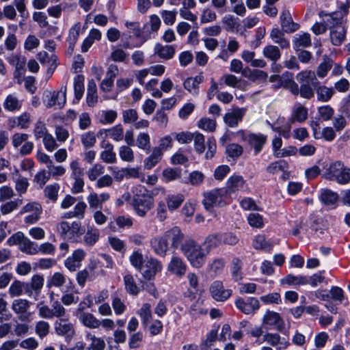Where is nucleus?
Segmentation results:
<instances>
[{"instance_id": "6e6d98bb", "label": "nucleus", "mask_w": 350, "mask_h": 350, "mask_svg": "<svg viewBox=\"0 0 350 350\" xmlns=\"http://www.w3.org/2000/svg\"><path fill=\"white\" fill-rule=\"evenodd\" d=\"M59 190V185L57 183L47 185L44 190V196L53 202H55L57 200Z\"/></svg>"}, {"instance_id": "5701e85b", "label": "nucleus", "mask_w": 350, "mask_h": 350, "mask_svg": "<svg viewBox=\"0 0 350 350\" xmlns=\"http://www.w3.org/2000/svg\"><path fill=\"white\" fill-rule=\"evenodd\" d=\"M281 26L286 33H293L297 31L299 25L293 22L291 14L288 10H283L280 14Z\"/></svg>"}, {"instance_id": "4c0bfd02", "label": "nucleus", "mask_w": 350, "mask_h": 350, "mask_svg": "<svg viewBox=\"0 0 350 350\" xmlns=\"http://www.w3.org/2000/svg\"><path fill=\"white\" fill-rule=\"evenodd\" d=\"M124 284L126 291L132 295H137L140 291L139 287L137 285L133 276L127 273L124 276Z\"/></svg>"}, {"instance_id": "20e7f679", "label": "nucleus", "mask_w": 350, "mask_h": 350, "mask_svg": "<svg viewBox=\"0 0 350 350\" xmlns=\"http://www.w3.org/2000/svg\"><path fill=\"white\" fill-rule=\"evenodd\" d=\"M56 230L63 239L74 242H79L81 235L84 233L81 222L76 221L71 223L62 221L57 224Z\"/></svg>"}, {"instance_id": "79ce46f5", "label": "nucleus", "mask_w": 350, "mask_h": 350, "mask_svg": "<svg viewBox=\"0 0 350 350\" xmlns=\"http://www.w3.org/2000/svg\"><path fill=\"white\" fill-rule=\"evenodd\" d=\"M202 81V77L196 76L187 79L184 83V88L193 95L198 94V85Z\"/></svg>"}, {"instance_id": "2eb2a0df", "label": "nucleus", "mask_w": 350, "mask_h": 350, "mask_svg": "<svg viewBox=\"0 0 350 350\" xmlns=\"http://www.w3.org/2000/svg\"><path fill=\"white\" fill-rule=\"evenodd\" d=\"M54 329L59 336L72 337L75 334L73 324L64 317L55 321Z\"/></svg>"}, {"instance_id": "393cba45", "label": "nucleus", "mask_w": 350, "mask_h": 350, "mask_svg": "<svg viewBox=\"0 0 350 350\" xmlns=\"http://www.w3.org/2000/svg\"><path fill=\"white\" fill-rule=\"evenodd\" d=\"M23 102L15 94H9L4 99L3 106L5 110L10 112L20 111Z\"/></svg>"}, {"instance_id": "473e14b6", "label": "nucleus", "mask_w": 350, "mask_h": 350, "mask_svg": "<svg viewBox=\"0 0 350 350\" xmlns=\"http://www.w3.org/2000/svg\"><path fill=\"white\" fill-rule=\"evenodd\" d=\"M284 31L278 28H273L270 32V38L273 42L279 44L282 49H288L290 46L289 42L284 38Z\"/></svg>"}, {"instance_id": "9d476101", "label": "nucleus", "mask_w": 350, "mask_h": 350, "mask_svg": "<svg viewBox=\"0 0 350 350\" xmlns=\"http://www.w3.org/2000/svg\"><path fill=\"white\" fill-rule=\"evenodd\" d=\"M226 194L223 189H215L204 194L203 204L206 210L225 204L223 197Z\"/></svg>"}, {"instance_id": "0e129e2a", "label": "nucleus", "mask_w": 350, "mask_h": 350, "mask_svg": "<svg viewBox=\"0 0 350 350\" xmlns=\"http://www.w3.org/2000/svg\"><path fill=\"white\" fill-rule=\"evenodd\" d=\"M119 155L122 160L126 162L134 161V152L129 146H122L119 148Z\"/></svg>"}, {"instance_id": "9b49d317", "label": "nucleus", "mask_w": 350, "mask_h": 350, "mask_svg": "<svg viewBox=\"0 0 350 350\" xmlns=\"http://www.w3.org/2000/svg\"><path fill=\"white\" fill-rule=\"evenodd\" d=\"M209 292L213 299L222 302L227 300L232 294V290L225 288L223 282L219 280H215L211 284Z\"/></svg>"}, {"instance_id": "a211bd4d", "label": "nucleus", "mask_w": 350, "mask_h": 350, "mask_svg": "<svg viewBox=\"0 0 350 350\" xmlns=\"http://www.w3.org/2000/svg\"><path fill=\"white\" fill-rule=\"evenodd\" d=\"M110 195L108 193L98 194L96 192H91L87 197V201L90 208L101 210L103 208V204L108 201Z\"/></svg>"}, {"instance_id": "ea45409f", "label": "nucleus", "mask_w": 350, "mask_h": 350, "mask_svg": "<svg viewBox=\"0 0 350 350\" xmlns=\"http://www.w3.org/2000/svg\"><path fill=\"white\" fill-rule=\"evenodd\" d=\"M338 199V195L337 193L328 189H322L320 200L325 205H334L337 202Z\"/></svg>"}, {"instance_id": "c9c22d12", "label": "nucleus", "mask_w": 350, "mask_h": 350, "mask_svg": "<svg viewBox=\"0 0 350 350\" xmlns=\"http://www.w3.org/2000/svg\"><path fill=\"white\" fill-rule=\"evenodd\" d=\"M334 62L331 58L323 57V62L317 66L316 75L320 79L325 78L328 72L332 69Z\"/></svg>"}, {"instance_id": "423d86ee", "label": "nucleus", "mask_w": 350, "mask_h": 350, "mask_svg": "<svg viewBox=\"0 0 350 350\" xmlns=\"http://www.w3.org/2000/svg\"><path fill=\"white\" fill-rule=\"evenodd\" d=\"M66 87L63 86L59 91H45L43 94L42 101L46 107L62 109L66 104Z\"/></svg>"}, {"instance_id": "bf43d9fd", "label": "nucleus", "mask_w": 350, "mask_h": 350, "mask_svg": "<svg viewBox=\"0 0 350 350\" xmlns=\"http://www.w3.org/2000/svg\"><path fill=\"white\" fill-rule=\"evenodd\" d=\"M81 141L85 148H90L94 146L96 142L94 132H86L81 135Z\"/></svg>"}, {"instance_id": "052dcab7", "label": "nucleus", "mask_w": 350, "mask_h": 350, "mask_svg": "<svg viewBox=\"0 0 350 350\" xmlns=\"http://www.w3.org/2000/svg\"><path fill=\"white\" fill-rule=\"evenodd\" d=\"M198 126L206 131L213 132L216 129V122L208 118H202L198 121Z\"/></svg>"}, {"instance_id": "4468645a", "label": "nucleus", "mask_w": 350, "mask_h": 350, "mask_svg": "<svg viewBox=\"0 0 350 350\" xmlns=\"http://www.w3.org/2000/svg\"><path fill=\"white\" fill-rule=\"evenodd\" d=\"M167 269L171 274L182 278L187 272V265L181 257L173 256L167 264Z\"/></svg>"}, {"instance_id": "72a5a7b5", "label": "nucleus", "mask_w": 350, "mask_h": 350, "mask_svg": "<svg viewBox=\"0 0 350 350\" xmlns=\"http://www.w3.org/2000/svg\"><path fill=\"white\" fill-rule=\"evenodd\" d=\"M282 145V141L280 137H276L272 140V146L274 151V155L276 157H285L295 154V148H291V151L286 150L284 149L281 150L280 148Z\"/></svg>"}, {"instance_id": "2f4dec72", "label": "nucleus", "mask_w": 350, "mask_h": 350, "mask_svg": "<svg viewBox=\"0 0 350 350\" xmlns=\"http://www.w3.org/2000/svg\"><path fill=\"white\" fill-rule=\"evenodd\" d=\"M99 134L100 135L105 134L106 137H109L114 141L119 142L124 137L123 127L121 124H117L109 129L100 130Z\"/></svg>"}, {"instance_id": "f8f14e48", "label": "nucleus", "mask_w": 350, "mask_h": 350, "mask_svg": "<svg viewBox=\"0 0 350 350\" xmlns=\"http://www.w3.org/2000/svg\"><path fill=\"white\" fill-rule=\"evenodd\" d=\"M235 306L245 314H254L260 308L259 301L255 297H248L246 300L239 297L235 301Z\"/></svg>"}, {"instance_id": "aec40b11", "label": "nucleus", "mask_w": 350, "mask_h": 350, "mask_svg": "<svg viewBox=\"0 0 350 350\" xmlns=\"http://www.w3.org/2000/svg\"><path fill=\"white\" fill-rule=\"evenodd\" d=\"M161 263L157 259L150 258L148 260L144 267L142 275L146 280L152 279L157 273L160 272L162 269Z\"/></svg>"}, {"instance_id": "69168bd1", "label": "nucleus", "mask_w": 350, "mask_h": 350, "mask_svg": "<svg viewBox=\"0 0 350 350\" xmlns=\"http://www.w3.org/2000/svg\"><path fill=\"white\" fill-rule=\"evenodd\" d=\"M288 164L286 161L280 160L270 163L267 167V171L270 174H277L280 171H284L287 168Z\"/></svg>"}, {"instance_id": "f03ea898", "label": "nucleus", "mask_w": 350, "mask_h": 350, "mask_svg": "<svg viewBox=\"0 0 350 350\" xmlns=\"http://www.w3.org/2000/svg\"><path fill=\"white\" fill-rule=\"evenodd\" d=\"M154 205V199L151 193L142 186L135 188L132 206L138 216L144 217L147 213L153 208Z\"/></svg>"}, {"instance_id": "774afa93", "label": "nucleus", "mask_w": 350, "mask_h": 350, "mask_svg": "<svg viewBox=\"0 0 350 350\" xmlns=\"http://www.w3.org/2000/svg\"><path fill=\"white\" fill-rule=\"evenodd\" d=\"M48 134V131L45 124L40 120L36 122L33 129V135L36 139L43 138Z\"/></svg>"}, {"instance_id": "f257e3e1", "label": "nucleus", "mask_w": 350, "mask_h": 350, "mask_svg": "<svg viewBox=\"0 0 350 350\" xmlns=\"http://www.w3.org/2000/svg\"><path fill=\"white\" fill-rule=\"evenodd\" d=\"M180 250L193 267L199 269L205 264L208 253L193 239H186Z\"/></svg>"}, {"instance_id": "338daca9", "label": "nucleus", "mask_w": 350, "mask_h": 350, "mask_svg": "<svg viewBox=\"0 0 350 350\" xmlns=\"http://www.w3.org/2000/svg\"><path fill=\"white\" fill-rule=\"evenodd\" d=\"M217 14L214 10L209 8H206L202 10L200 15L201 23H208L216 21Z\"/></svg>"}, {"instance_id": "4d7b16f0", "label": "nucleus", "mask_w": 350, "mask_h": 350, "mask_svg": "<svg viewBox=\"0 0 350 350\" xmlns=\"http://www.w3.org/2000/svg\"><path fill=\"white\" fill-rule=\"evenodd\" d=\"M24 283L19 280L14 281L9 287L8 293L11 297H19L23 293Z\"/></svg>"}, {"instance_id": "a19ab883", "label": "nucleus", "mask_w": 350, "mask_h": 350, "mask_svg": "<svg viewBox=\"0 0 350 350\" xmlns=\"http://www.w3.org/2000/svg\"><path fill=\"white\" fill-rule=\"evenodd\" d=\"M86 338L90 341L86 350H104L105 342L101 338H97L94 335L88 333L86 335Z\"/></svg>"}, {"instance_id": "603ef678", "label": "nucleus", "mask_w": 350, "mask_h": 350, "mask_svg": "<svg viewBox=\"0 0 350 350\" xmlns=\"http://www.w3.org/2000/svg\"><path fill=\"white\" fill-rule=\"evenodd\" d=\"M50 330V324L44 320L38 321L35 325L36 334L40 338H43L46 336Z\"/></svg>"}, {"instance_id": "c85d7f7f", "label": "nucleus", "mask_w": 350, "mask_h": 350, "mask_svg": "<svg viewBox=\"0 0 350 350\" xmlns=\"http://www.w3.org/2000/svg\"><path fill=\"white\" fill-rule=\"evenodd\" d=\"M163 152L157 147L153 148L151 154L144 159V167L147 170L153 168L162 159Z\"/></svg>"}, {"instance_id": "13d9d810", "label": "nucleus", "mask_w": 350, "mask_h": 350, "mask_svg": "<svg viewBox=\"0 0 350 350\" xmlns=\"http://www.w3.org/2000/svg\"><path fill=\"white\" fill-rule=\"evenodd\" d=\"M22 203V200L9 201L1 206V212L3 215H8L16 210Z\"/></svg>"}, {"instance_id": "37998d69", "label": "nucleus", "mask_w": 350, "mask_h": 350, "mask_svg": "<svg viewBox=\"0 0 350 350\" xmlns=\"http://www.w3.org/2000/svg\"><path fill=\"white\" fill-rule=\"evenodd\" d=\"M226 262L221 258L214 259L211 263L208 265V271L214 276L219 275L225 267Z\"/></svg>"}, {"instance_id": "3c124183", "label": "nucleus", "mask_w": 350, "mask_h": 350, "mask_svg": "<svg viewBox=\"0 0 350 350\" xmlns=\"http://www.w3.org/2000/svg\"><path fill=\"white\" fill-rule=\"evenodd\" d=\"M74 91L75 98L80 100L84 92V77L83 75H77L74 79Z\"/></svg>"}, {"instance_id": "ddd939ff", "label": "nucleus", "mask_w": 350, "mask_h": 350, "mask_svg": "<svg viewBox=\"0 0 350 350\" xmlns=\"http://www.w3.org/2000/svg\"><path fill=\"white\" fill-rule=\"evenodd\" d=\"M163 234L166 238L167 243H170V247L174 250H176L180 247H181L185 240V234L177 226H174L167 230Z\"/></svg>"}, {"instance_id": "58836bf2", "label": "nucleus", "mask_w": 350, "mask_h": 350, "mask_svg": "<svg viewBox=\"0 0 350 350\" xmlns=\"http://www.w3.org/2000/svg\"><path fill=\"white\" fill-rule=\"evenodd\" d=\"M221 244V234H210L206 237L203 243V245L205 247L206 253H209L212 249L215 248Z\"/></svg>"}, {"instance_id": "7ed1b4c3", "label": "nucleus", "mask_w": 350, "mask_h": 350, "mask_svg": "<svg viewBox=\"0 0 350 350\" xmlns=\"http://www.w3.org/2000/svg\"><path fill=\"white\" fill-rule=\"evenodd\" d=\"M325 176L327 179L336 180L338 184H347L350 183V168L342 162L336 161L326 168Z\"/></svg>"}, {"instance_id": "cd10ccee", "label": "nucleus", "mask_w": 350, "mask_h": 350, "mask_svg": "<svg viewBox=\"0 0 350 350\" xmlns=\"http://www.w3.org/2000/svg\"><path fill=\"white\" fill-rule=\"evenodd\" d=\"M151 245L154 252L161 256H164L168 250V243L164 234L152 239Z\"/></svg>"}, {"instance_id": "f3484780", "label": "nucleus", "mask_w": 350, "mask_h": 350, "mask_svg": "<svg viewBox=\"0 0 350 350\" xmlns=\"http://www.w3.org/2000/svg\"><path fill=\"white\" fill-rule=\"evenodd\" d=\"M245 184V181L243 176L240 175L231 176L226 182L224 192L226 195L230 196L241 191L244 187Z\"/></svg>"}, {"instance_id": "c756f323", "label": "nucleus", "mask_w": 350, "mask_h": 350, "mask_svg": "<svg viewBox=\"0 0 350 350\" xmlns=\"http://www.w3.org/2000/svg\"><path fill=\"white\" fill-rule=\"evenodd\" d=\"M308 118V109L298 104L293 108L292 115L289 120L291 123L303 122Z\"/></svg>"}, {"instance_id": "dca6fc26", "label": "nucleus", "mask_w": 350, "mask_h": 350, "mask_svg": "<svg viewBox=\"0 0 350 350\" xmlns=\"http://www.w3.org/2000/svg\"><path fill=\"white\" fill-rule=\"evenodd\" d=\"M262 324L274 327L278 331H282L284 328V321L279 313L267 310L266 311L263 318Z\"/></svg>"}, {"instance_id": "680f3d73", "label": "nucleus", "mask_w": 350, "mask_h": 350, "mask_svg": "<svg viewBox=\"0 0 350 350\" xmlns=\"http://www.w3.org/2000/svg\"><path fill=\"white\" fill-rule=\"evenodd\" d=\"M51 310L53 318L59 319L66 315V310L63 305L58 301H55L51 304Z\"/></svg>"}, {"instance_id": "4be33fe9", "label": "nucleus", "mask_w": 350, "mask_h": 350, "mask_svg": "<svg viewBox=\"0 0 350 350\" xmlns=\"http://www.w3.org/2000/svg\"><path fill=\"white\" fill-rule=\"evenodd\" d=\"M83 308H78V318L79 321L85 327L90 329L98 328L100 325V321L90 312H83Z\"/></svg>"}, {"instance_id": "8fccbe9b", "label": "nucleus", "mask_w": 350, "mask_h": 350, "mask_svg": "<svg viewBox=\"0 0 350 350\" xmlns=\"http://www.w3.org/2000/svg\"><path fill=\"white\" fill-rule=\"evenodd\" d=\"M184 201V196L182 194L169 195L166 198L167 208L170 211L177 209Z\"/></svg>"}, {"instance_id": "5fc2aeb1", "label": "nucleus", "mask_w": 350, "mask_h": 350, "mask_svg": "<svg viewBox=\"0 0 350 350\" xmlns=\"http://www.w3.org/2000/svg\"><path fill=\"white\" fill-rule=\"evenodd\" d=\"M104 172L105 167L100 163H96L87 171V176L90 180L94 181L96 180L99 176L102 175Z\"/></svg>"}, {"instance_id": "de8ad7c7", "label": "nucleus", "mask_w": 350, "mask_h": 350, "mask_svg": "<svg viewBox=\"0 0 350 350\" xmlns=\"http://www.w3.org/2000/svg\"><path fill=\"white\" fill-rule=\"evenodd\" d=\"M281 282L282 284H287L289 285H306L309 283V280L308 278L306 276H295L293 275L289 274L282 279Z\"/></svg>"}, {"instance_id": "c03bdc74", "label": "nucleus", "mask_w": 350, "mask_h": 350, "mask_svg": "<svg viewBox=\"0 0 350 350\" xmlns=\"http://www.w3.org/2000/svg\"><path fill=\"white\" fill-rule=\"evenodd\" d=\"M137 313L142 319L144 327H146L152 319L150 305L148 303L143 304Z\"/></svg>"}, {"instance_id": "39448f33", "label": "nucleus", "mask_w": 350, "mask_h": 350, "mask_svg": "<svg viewBox=\"0 0 350 350\" xmlns=\"http://www.w3.org/2000/svg\"><path fill=\"white\" fill-rule=\"evenodd\" d=\"M8 243L10 245L18 244L19 249L27 254L34 255L39 252L38 244L25 237L22 232L12 235L8 239Z\"/></svg>"}, {"instance_id": "864d4df0", "label": "nucleus", "mask_w": 350, "mask_h": 350, "mask_svg": "<svg viewBox=\"0 0 350 350\" xmlns=\"http://www.w3.org/2000/svg\"><path fill=\"white\" fill-rule=\"evenodd\" d=\"M137 146L144 150H148L150 148V139L148 133H140L136 139Z\"/></svg>"}, {"instance_id": "e2e57ef3", "label": "nucleus", "mask_w": 350, "mask_h": 350, "mask_svg": "<svg viewBox=\"0 0 350 350\" xmlns=\"http://www.w3.org/2000/svg\"><path fill=\"white\" fill-rule=\"evenodd\" d=\"M37 309L38 315L40 318L44 319H53V315L52 313L51 308L47 305L44 304L42 302L37 304Z\"/></svg>"}, {"instance_id": "a18cd8bd", "label": "nucleus", "mask_w": 350, "mask_h": 350, "mask_svg": "<svg viewBox=\"0 0 350 350\" xmlns=\"http://www.w3.org/2000/svg\"><path fill=\"white\" fill-rule=\"evenodd\" d=\"M311 45L310 35L308 33L296 34L293 40V47L297 49L299 47H308Z\"/></svg>"}, {"instance_id": "1a4fd4ad", "label": "nucleus", "mask_w": 350, "mask_h": 350, "mask_svg": "<svg viewBox=\"0 0 350 350\" xmlns=\"http://www.w3.org/2000/svg\"><path fill=\"white\" fill-rule=\"evenodd\" d=\"M31 302L26 299H14L11 308L21 321H27L30 319L33 312L29 311Z\"/></svg>"}, {"instance_id": "7c9ffc66", "label": "nucleus", "mask_w": 350, "mask_h": 350, "mask_svg": "<svg viewBox=\"0 0 350 350\" xmlns=\"http://www.w3.org/2000/svg\"><path fill=\"white\" fill-rule=\"evenodd\" d=\"M100 237V231L96 227L88 226L83 241L84 244L88 246H93L98 241Z\"/></svg>"}, {"instance_id": "e433bc0d", "label": "nucleus", "mask_w": 350, "mask_h": 350, "mask_svg": "<svg viewBox=\"0 0 350 350\" xmlns=\"http://www.w3.org/2000/svg\"><path fill=\"white\" fill-rule=\"evenodd\" d=\"M264 57L273 62H276L281 57V53L278 46L269 44L263 48Z\"/></svg>"}, {"instance_id": "bb28decb", "label": "nucleus", "mask_w": 350, "mask_h": 350, "mask_svg": "<svg viewBox=\"0 0 350 350\" xmlns=\"http://www.w3.org/2000/svg\"><path fill=\"white\" fill-rule=\"evenodd\" d=\"M154 54L164 59H172L175 54V49L172 45H162L157 43L154 46Z\"/></svg>"}, {"instance_id": "6ab92c4d", "label": "nucleus", "mask_w": 350, "mask_h": 350, "mask_svg": "<svg viewBox=\"0 0 350 350\" xmlns=\"http://www.w3.org/2000/svg\"><path fill=\"white\" fill-rule=\"evenodd\" d=\"M245 112V108H234L231 112L225 114L224 120L228 126L236 127L242 120Z\"/></svg>"}, {"instance_id": "b1692460", "label": "nucleus", "mask_w": 350, "mask_h": 350, "mask_svg": "<svg viewBox=\"0 0 350 350\" xmlns=\"http://www.w3.org/2000/svg\"><path fill=\"white\" fill-rule=\"evenodd\" d=\"M346 38V29L343 25L332 27L329 30V38L334 46H340Z\"/></svg>"}, {"instance_id": "09e8293b", "label": "nucleus", "mask_w": 350, "mask_h": 350, "mask_svg": "<svg viewBox=\"0 0 350 350\" xmlns=\"http://www.w3.org/2000/svg\"><path fill=\"white\" fill-rule=\"evenodd\" d=\"M241 266L242 262L241 260L238 258H234L231 262V272L232 279L235 282H239L242 280V273H241Z\"/></svg>"}, {"instance_id": "412c9836", "label": "nucleus", "mask_w": 350, "mask_h": 350, "mask_svg": "<svg viewBox=\"0 0 350 350\" xmlns=\"http://www.w3.org/2000/svg\"><path fill=\"white\" fill-rule=\"evenodd\" d=\"M319 16L323 21L324 24L327 26V29H332V27L342 25V16L341 14L337 12L325 13L321 11L319 13Z\"/></svg>"}, {"instance_id": "a878e982", "label": "nucleus", "mask_w": 350, "mask_h": 350, "mask_svg": "<svg viewBox=\"0 0 350 350\" xmlns=\"http://www.w3.org/2000/svg\"><path fill=\"white\" fill-rule=\"evenodd\" d=\"M315 87V92L317 94V100L321 102L329 101L334 94V90L325 85L319 83L314 85Z\"/></svg>"}, {"instance_id": "6e6552de", "label": "nucleus", "mask_w": 350, "mask_h": 350, "mask_svg": "<svg viewBox=\"0 0 350 350\" xmlns=\"http://www.w3.org/2000/svg\"><path fill=\"white\" fill-rule=\"evenodd\" d=\"M28 139L29 135L27 133H16L12 136L13 147L18 149L23 156L31 154L34 148L33 143L28 141Z\"/></svg>"}, {"instance_id": "49530a36", "label": "nucleus", "mask_w": 350, "mask_h": 350, "mask_svg": "<svg viewBox=\"0 0 350 350\" xmlns=\"http://www.w3.org/2000/svg\"><path fill=\"white\" fill-rule=\"evenodd\" d=\"M8 62L15 67V70H25L26 59L20 54H12L7 57Z\"/></svg>"}, {"instance_id": "f704fd0d", "label": "nucleus", "mask_w": 350, "mask_h": 350, "mask_svg": "<svg viewBox=\"0 0 350 350\" xmlns=\"http://www.w3.org/2000/svg\"><path fill=\"white\" fill-rule=\"evenodd\" d=\"M296 79L301 85L305 83H310V82L313 85L319 83L314 72L310 70H305L301 71L296 75Z\"/></svg>"}, {"instance_id": "0eeeda50", "label": "nucleus", "mask_w": 350, "mask_h": 350, "mask_svg": "<svg viewBox=\"0 0 350 350\" xmlns=\"http://www.w3.org/2000/svg\"><path fill=\"white\" fill-rule=\"evenodd\" d=\"M237 135L247 142L254 149V154H258L265 144L267 137L261 133H246L243 130L237 132Z\"/></svg>"}]
</instances>
